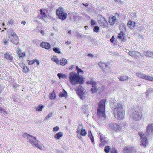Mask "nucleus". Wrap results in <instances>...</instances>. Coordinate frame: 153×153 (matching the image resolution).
Listing matches in <instances>:
<instances>
[{"label": "nucleus", "instance_id": "obj_60", "mask_svg": "<svg viewBox=\"0 0 153 153\" xmlns=\"http://www.w3.org/2000/svg\"><path fill=\"white\" fill-rule=\"evenodd\" d=\"M91 134H92L91 131L90 130H89L88 131V136L91 135Z\"/></svg>", "mask_w": 153, "mask_h": 153}, {"label": "nucleus", "instance_id": "obj_51", "mask_svg": "<svg viewBox=\"0 0 153 153\" xmlns=\"http://www.w3.org/2000/svg\"><path fill=\"white\" fill-rule=\"evenodd\" d=\"M3 87L1 85H0V94L1 93L3 92Z\"/></svg>", "mask_w": 153, "mask_h": 153}, {"label": "nucleus", "instance_id": "obj_64", "mask_svg": "<svg viewBox=\"0 0 153 153\" xmlns=\"http://www.w3.org/2000/svg\"><path fill=\"white\" fill-rule=\"evenodd\" d=\"M133 114H134V115L133 116V117L134 119H135L137 117L134 116V113H133Z\"/></svg>", "mask_w": 153, "mask_h": 153}, {"label": "nucleus", "instance_id": "obj_62", "mask_svg": "<svg viewBox=\"0 0 153 153\" xmlns=\"http://www.w3.org/2000/svg\"><path fill=\"white\" fill-rule=\"evenodd\" d=\"M53 94H52L51 96H50V98L51 99H54V98L53 97Z\"/></svg>", "mask_w": 153, "mask_h": 153}, {"label": "nucleus", "instance_id": "obj_22", "mask_svg": "<svg viewBox=\"0 0 153 153\" xmlns=\"http://www.w3.org/2000/svg\"><path fill=\"white\" fill-rule=\"evenodd\" d=\"M11 41L13 43L16 45H17L19 42V39L18 37L17 36L13 37V38L11 40Z\"/></svg>", "mask_w": 153, "mask_h": 153}, {"label": "nucleus", "instance_id": "obj_49", "mask_svg": "<svg viewBox=\"0 0 153 153\" xmlns=\"http://www.w3.org/2000/svg\"><path fill=\"white\" fill-rule=\"evenodd\" d=\"M111 153H117V150L114 149H112L111 151Z\"/></svg>", "mask_w": 153, "mask_h": 153}, {"label": "nucleus", "instance_id": "obj_27", "mask_svg": "<svg viewBox=\"0 0 153 153\" xmlns=\"http://www.w3.org/2000/svg\"><path fill=\"white\" fill-rule=\"evenodd\" d=\"M67 60L63 58L59 62L60 64L62 66H65L67 63Z\"/></svg>", "mask_w": 153, "mask_h": 153}, {"label": "nucleus", "instance_id": "obj_37", "mask_svg": "<svg viewBox=\"0 0 153 153\" xmlns=\"http://www.w3.org/2000/svg\"><path fill=\"white\" fill-rule=\"evenodd\" d=\"M120 28L121 30H126V26L123 24H121L120 25Z\"/></svg>", "mask_w": 153, "mask_h": 153}, {"label": "nucleus", "instance_id": "obj_34", "mask_svg": "<svg viewBox=\"0 0 153 153\" xmlns=\"http://www.w3.org/2000/svg\"><path fill=\"white\" fill-rule=\"evenodd\" d=\"M53 50L55 53L59 54H60L61 53L60 49L54 47L53 49Z\"/></svg>", "mask_w": 153, "mask_h": 153}, {"label": "nucleus", "instance_id": "obj_6", "mask_svg": "<svg viewBox=\"0 0 153 153\" xmlns=\"http://www.w3.org/2000/svg\"><path fill=\"white\" fill-rule=\"evenodd\" d=\"M109 129L112 131L118 132L121 130L122 127L116 123H111L108 125Z\"/></svg>", "mask_w": 153, "mask_h": 153}, {"label": "nucleus", "instance_id": "obj_39", "mask_svg": "<svg viewBox=\"0 0 153 153\" xmlns=\"http://www.w3.org/2000/svg\"><path fill=\"white\" fill-rule=\"evenodd\" d=\"M99 30V27L97 26H95L93 29V30L94 32H98Z\"/></svg>", "mask_w": 153, "mask_h": 153}, {"label": "nucleus", "instance_id": "obj_47", "mask_svg": "<svg viewBox=\"0 0 153 153\" xmlns=\"http://www.w3.org/2000/svg\"><path fill=\"white\" fill-rule=\"evenodd\" d=\"M13 20L11 19L9 21H8L7 23V25H12L13 24Z\"/></svg>", "mask_w": 153, "mask_h": 153}, {"label": "nucleus", "instance_id": "obj_20", "mask_svg": "<svg viewBox=\"0 0 153 153\" xmlns=\"http://www.w3.org/2000/svg\"><path fill=\"white\" fill-rule=\"evenodd\" d=\"M98 65L102 70H104L105 68H107L108 66L107 64L103 63L102 62H99L98 63Z\"/></svg>", "mask_w": 153, "mask_h": 153}, {"label": "nucleus", "instance_id": "obj_41", "mask_svg": "<svg viewBox=\"0 0 153 153\" xmlns=\"http://www.w3.org/2000/svg\"><path fill=\"white\" fill-rule=\"evenodd\" d=\"M143 74H141L139 73H136V75L138 77L142 78H143Z\"/></svg>", "mask_w": 153, "mask_h": 153}, {"label": "nucleus", "instance_id": "obj_45", "mask_svg": "<svg viewBox=\"0 0 153 153\" xmlns=\"http://www.w3.org/2000/svg\"><path fill=\"white\" fill-rule=\"evenodd\" d=\"M96 22L94 20H91V26L94 25H96Z\"/></svg>", "mask_w": 153, "mask_h": 153}, {"label": "nucleus", "instance_id": "obj_2", "mask_svg": "<svg viewBox=\"0 0 153 153\" xmlns=\"http://www.w3.org/2000/svg\"><path fill=\"white\" fill-rule=\"evenodd\" d=\"M113 114L114 117L117 119L120 120L124 118L125 115V110L124 109L123 105L118 103L113 110Z\"/></svg>", "mask_w": 153, "mask_h": 153}, {"label": "nucleus", "instance_id": "obj_25", "mask_svg": "<svg viewBox=\"0 0 153 153\" xmlns=\"http://www.w3.org/2000/svg\"><path fill=\"white\" fill-rule=\"evenodd\" d=\"M63 135V133L62 132H59L57 133L54 136V138L57 139H60Z\"/></svg>", "mask_w": 153, "mask_h": 153}, {"label": "nucleus", "instance_id": "obj_11", "mask_svg": "<svg viewBox=\"0 0 153 153\" xmlns=\"http://www.w3.org/2000/svg\"><path fill=\"white\" fill-rule=\"evenodd\" d=\"M27 140L28 141L32 144L33 146L38 147V144L37 143L35 137L29 135L27 137Z\"/></svg>", "mask_w": 153, "mask_h": 153}, {"label": "nucleus", "instance_id": "obj_55", "mask_svg": "<svg viewBox=\"0 0 153 153\" xmlns=\"http://www.w3.org/2000/svg\"><path fill=\"white\" fill-rule=\"evenodd\" d=\"M51 116H52V114H49L48 115V116L46 117V119H48L50 117H51Z\"/></svg>", "mask_w": 153, "mask_h": 153}, {"label": "nucleus", "instance_id": "obj_5", "mask_svg": "<svg viewBox=\"0 0 153 153\" xmlns=\"http://www.w3.org/2000/svg\"><path fill=\"white\" fill-rule=\"evenodd\" d=\"M97 22L103 28H108V24L105 18L102 15H99L97 18Z\"/></svg>", "mask_w": 153, "mask_h": 153}, {"label": "nucleus", "instance_id": "obj_13", "mask_svg": "<svg viewBox=\"0 0 153 153\" xmlns=\"http://www.w3.org/2000/svg\"><path fill=\"white\" fill-rule=\"evenodd\" d=\"M128 53L131 56L137 59L141 55L140 53L139 52L135 51H131L128 52Z\"/></svg>", "mask_w": 153, "mask_h": 153}, {"label": "nucleus", "instance_id": "obj_9", "mask_svg": "<svg viewBox=\"0 0 153 153\" xmlns=\"http://www.w3.org/2000/svg\"><path fill=\"white\" fill-rule=\"evenodd\" d=\"M91 84L92 85V88L91 91L93 93L96 92L98 90H99L101 92L103 91L105 89V87L102 86L101 88H96L97 85V83L95 82H91Z\"/></svg>", "mask_w": 153, "mask_h": 153}, {"label": "nucleus", "instance_id": "obj_21", "mask_svg": "<svg viewBox=\"0 0 153 153\" xmlns=\"http://www.w3.org/2000/svg\"><path fill=\"white\" fill-rule=\"evenodd\" d=\"M40 11L41 13V17H42V18H45L47 17V9H40Z\"/></svg>", "mask_w": 153, "mask_h": 153}, {"label": "nucleus", "instance_id": "obj_40", "mask_svg": "<svg viewBox=\"0 0 153 153\" xmlns=\"http://www.w3.org/2000/svg\"><path fill=\"white\" fill-rule=\"evenodd\" d=\"M149 76L143 74L142 78L146 80H148L149 78Z\"/></svg>", "mask_w": 153, "mask_h": 153}, {"label": "nucleus", "instance_id": "obj_46", "mask_svg": "<svg viewBox=\"0 0 153 153\" xmlns=\"http://www.w3.org/2000/svg\"><path fill=\"white\" fill-rule=\"evenodd\" d=\"M59 127L57 126H56L53 128V131H57L59 130Z\"/></svg>", "mask_w": 153, "mask_h": 153}, {"label": "nucleus", "instance_id": "obj_14", "mask_svg": "<svg viewBox=\"0 0 153 153\" xmlns=\"http://www.w3.org/2000/svg\"><path fill=\"white\" fill-rule=\"evenodd\" d=\"M117 21V19L114 16L111 15L109 16L108 19V22L110 25H114Z\"/></svg>", "mask_w": 153, "mask_h": 153}, {"label": "nucleus", "instance_id": "obj_61", "mask_svg": "<svg viewBox=\"0 0 153 153\" xmlns=\"http://www.w3.org/2000/svg\"><path fill=\"white\" fill-rule=\"evenodd\" d=\"M115 15L116 16L117 15L118 17H120V14L117 12H116L115 13Z\"/></svg>", "mask_w": 153, "mask_h": 153}, {"label": "nucleus", "instance_id": "obj_24", "mask_svg": "<svg viewBox=\"0 0 153 153\" xmlns=\"http://www.w3.org/2000/svg\"><path fill=\"white\" fill-rule=\"evenodd\" d=\"M125 34L123 32H120L118 34V38L119 39H121L123 41L125 40Z\"/></svg>", "mask_w": 153, "mask_h": 153}, {"label": "nucleus", "instance_id": "obj_28", "mask_svg": "<svg viewBox=\"0 0 153 153\" xmlns=\"http://www.w3.org/2000/svg\"><path fill=\"white\" fill-rule=\"evenodd\" d=\"M51 60L52 61L55 62L57 64H59V61L56 56H53L51 58Z\"/></svg>", "mask_w": 153, "mask_h": 153}, {"label": "nucleus", "instance_id": "obj_3", "mask_svg": "<svg viewBox=\"0 0 153 153\" xmlns=\"http://www.w3.org/2000/svg\"><path fill=\"white\" fill-rule=\"evenodd\" d=\"M106 100H101L98 104V107L97 114L99 118L105 119L106 117L105 114V105Z\"/></svg>", "mask_w": 153, "mask_h": 153}, {"label": "nucleus", "instance_id": "obj_15", "mask_svg": "<svg viewBox=\"0 0 153 153\" xmlns=\"http://www.w3.org/2000/svg\"><path fill=\"white\" fill-rule=\"evenodd\" d=\"M19 65L22 68V71L25 73L28 72L30 71L29 67L26 66L23 62L20 63Z\"/></svg>", "mask_w": 153, "mask_h": 153}, {"label": "nucleus", "instance_id": "obj_56", "mask_svg": "<svg viewBox=\"0 0 153 153\" xmlns=\"http://www.w3.org/2000/svg\"><path fill=\"white\" fill-rule=\"evenodd\" d=\"M88 56H90V57H93L94 56L93 55H92V54H91V53L88 54Z\"/></svg>", "mask_w": 153, "mask_h": 153}, {"label": "nucleus", "instance_id": "obj_19", "mask_svg": "<svg viewBox=\"0 0 153 153\" xmlns=\"http://www.w3.org/2000/svg\"><path fill=\"white\" fill-rule=\"evenodd\" d=\"M4 58L11 61L13 59V58L11 55L10 54L9 52H7L4 54Z\"/></svg>", "mask_w": 153, "mask_h": 153}, {"label": "nucleus", "instance_id": "obj_7", "mask_svg": "<svg viewBox=\"0 0 153 153\" xmlns=\"http://www.w3.org/2000/svg\"><path fill=\"white\" fill-rule=\"evenodd\" d=\"M80 127H82V125H79L76 131L77 134V137L79 139L82 138V136H85L87 134V131L85 129L82 128L80 129L79 128Z\"/></svg>", "mask_w": 153, "mask_h": 153}, {"label": "nucleus", "instance_id": "obj_50", "mask_svg": "<svg viewBox=\"0 0 153 153\" xmlns=\"http://www.w3.org/2000/svg\"><path fill=\"white\" fill-rule=\"evenodd\" d=\"M75 66L73 65H70L69 67V69L70 70H72L74 67Z\"/></svg>", "mask_w": 153, "mask_h": 153}, {"label": "nucleus", "instance_id": "obj_33", "mask_svg": "<svg viewBox=\"0 0 153 153\" xmlns=\"http://www.w3.org/2000/svg\"><path fill=\"white\" fill-rule=\"evenodd\" d=\"M63 90V91L60 92L59 94V96L60 97H66L67 95L66 91L64 90Z\"/></svg>", "mask_w": 153, "mask_h": 153}, {"label": "nucleus", "instance_id": "obj_30", "mask_svg": "<svg viewBox=\"0 0 153 153\" xmlns=\"http://www.w3.org/2000/svg\"><path fill=\"white\" fill-rule=\"evenodd\" d=\"M57 76L59 79L62 78L63 79H65L67 77V76L65 74H62L59 73L58 74Z\"/></svg>", "mask_w": 153, "mask_h": 153}, {"label": "nucleus", "instance_id": "obj_16", "mask_svg": "<svg viewBox=\"0 0 153 153\" xmlns=\"http://www.w3.org/2000/svg\"><path fill=\"white\" fill-rule=\"evenodd\" d=\"M40 46L43 48L49 50L51 48L50 43L44 42H42L40 44Z\"/></svg>", "mask_w": 153, "mask_h": 153}, {"label": "nucleus", "instance_id": "obj_43", "mask_svg": "<svg viewBox=\"0 0 153 153\" xmlns=\"http://www.w3.org/2000/svg\"><path fill=\"white\" fill-rule=\"evenodd\" d=\"M88 137L90 138V140L92 142H93L94 141V137L92 134H91V135H88Z\"/></svg>", "mask_w": 153, "mask_h": 153}, {"label": "nucleus", "instance_id": "obj_59", "mask_svg": "<svg viewBox=\"0 0 153 153\" xmlns=\"http://www.w3.org/2000/svg\"><path fill=\"white\" fill-rule=\"evenodd\" d=\"M65 43L67 45H69L71 43V42L68 41H65Z\"/></svg>", "mask_w": 153, "mask_h": 153}, {"label": "nucleus", "instance_id": "obj_26", "mask_svg": "<svg viewBox=\"0 0 153 153\" xmlns=\"http://www.w3.org/2000/svg\"><path fill=\"white\" fill-rule=\"evenodd\" d=\"M28 63L29 65H32L36 63L37 65H38V60L33 59L32 60H27Z\"/></svg>", "mask_w": 153, "mask_h": 153}, {"label": "nucleus", "instance_id": "obj_12", "mask_svg": "<svg viewBox=\"0 0 153 153\" xmlns=\"http://www.w3.org/2000/svg\"><path fill=\"white\" fill-rule=\"evenodd\" d=\"M83 88L81 85H79L77 87V89L76 90L78 95L80 96L82 99H83L84 93L83 92Z\"/></svg>", "mask_w": 153, "mask_h": 153}, {"label": "nucleus", "instance_id": "obj_4", "mask_svg": "<svg viewBox=\"0 0 153 153\" xmlns=\"http://www.w3.org/2000/svg\"><path fill=\"white\" fill-rule=\"evenodd\" d=\"M56 14L58 18L62 21H64L67 19L68 15L62 7H59L56 10Z\"/></svg>", "mask_w": 153, "mask_h": 153}, {"label": "nucleus", "instance_id": "obj_35", "mask_svg": "<svg viewBox=\"0 0 153 153\" xmlns=\"http://www.w3.org/2000/svg\"><path fill=\"white\" fill-rule=\"evenodd\" d=\"M76 69L77 71V74H79L80 73H81L82 74L84 73L83 71L80 68H79V67L78 66H76Z\"/></svg>", "mask_w": 153, "mask_h": 153}, {"label": "nucleus", "instance_id": "obj_44", "mask_svg": "<svg viewBox=\"0 0 153 153\" xmlns=\"http://www.w3.org/2000/svg\"><path fill=\"white\" fill-rule=\"evenodd\" d=\"M44 107V106L43 105H39V111H41L42 110V109Z\"/></svg>", "mask_w": 153, "mask_h": 153}, {"label": "nucleus", "instance_id": "obj_52", "mask_svg": "<svg viewBox=\"0 0 153 153\" xmlns=\"http://www.w3.org/2000/svg\"><path fill=\"white\" fill-rule=\"evenodd\" d=\"M148 80L153 81V76H149Z\"/></svg>", "mask_w": 153, "mask_h": 153}, {"label": "nucleus", "instance_id": "obj_29", "mask_svg": "<svg viewBox=\"0 0 153 153\" xmlns=\"http://www.w3.org/2000/svg\"><path fill=\"white\" fill-rule=\"evenodd\" d=\"M128 77L127 76H120L119 78L120 81H124L128 79Z\"/></svg>", "mask_w": 153, "mask_h": 153}, {"label": "nucleus", "instance_id": "obj_63", "mask_svg": "<svg viewBox=\"0 0 153 153\" xmlns=\"http://www.w3.org/2000/svg\"><path fill=\"white\" fill-rule=\"evenodd\" d=\"M40 33L42 35H44V32L43 31H41Z\"/></svg>", "mask_w": 153, "mask_h": 153}, {"label": "nucleus", "instance_id": "obj_32", "mask_svg": "<svg viewBox=\"0 0 153 153\" xmlns=\"http://www.w3.org/2000/svg\"><path fill=\"white\" fill-rule=\"evenodd\" d=\"M124 150L126 153L129 152L130 153H132L133 152L132 147L126 148L124 149Z\"/></svg>", "mask_w": 153, "mask_h": 153}, {"label": "nucleus", "instance_id": "obj_1", "mask_svg": "<svg viewBox=\"0 0 153 153\" xmlns=\"http://www.w3.org/2000/svg\"><path fill=\"white\" fill-rule=\"evenodd\" d=\"M84 79L82 76L79 75L75 72H71L69 74V81L73 85L83 84L84 82Z\"/></svg>", "mask_w": 153, "mask_h": 153}, {"label": "nucleus", "instance_id": "obj_31", "mask_svg": "<svg viewBox=\"0 0 153 153\" xmlns=\"http://www.w3.org/2000/svg\"><path fill=\"white\" fill-rule=\"evenodd\" d=\"M111 150V148L109 146H107L105 147L104 151L106 153H108Z\"/></svg>", "mask_w": 153, "mask_h": 153}, {"label": "nucleus", "instance_id": "obj_54", "mask_svg": "<svg viewBox=\"0 0 153 153\" xmlns=\"http://www.w3.org/2000/svg\"><path fill=\"white\" fill-rule=\"evenodd\" d=\"M8 42L7 41L4 39L3 40V43L4 45H6L7 43Z\"/></svg>", "mask_w": 153, "mask_h": 153}, {"label": "nucleus", "instance_id": "obj_38", "mask_svg": "<svg viewBox=\"0 0 153 153\" xmlns=\"http://www.w3.org/2000/svg\"><path fill=\"white\" fill-rule=\"evenodd\" d=\"M135 114L137 116V118L138 120L141 119L142 117V114L141 113L139 114L138 113H137Z\"/></svg>", "mask_w": 153, "mask_h": 153}, {"label": "nucleus", "instance_id": "obj_18", "mask_svg": "<svg viewBox=\"0 0 153 153\" xmlns=\"http://www.w3.org/2000/svg\"><path fill=\"white\" fill-rule=\"evenodd\" d=\"M136 23L131 20H129L127 23L128 26L131 29H132L135 27Z\"/></svg>", "mask_w": 153, "mask_h": 153}, {"label": "nucleus", "instance_id": "obj_42", "mask_svg": "<svg viewBox=\"0 0 153 153\" xmlns=\"http://www.w3.org/2000/svg\"><path fill=\"white\" fill-rule=\"evenodd\" d=\"M152 127V124H149L147 128V131H150Z\"/></svg>", "mask_w": 153, "mask_h": 153}, {"label": "nucleus", "instance_id": "obj_57", "mask_svg": "<svg viewBox=\"0 0 153 153\" xmlns=\"http://www.w3.org/2000/svg\"><path fill=\"white\" fill-rule=\"evenodd\" d=\"M82 4L85 7H87V6H88V4L87 3H83Z\"/></svg>", "mask_w": 153, "mask_h": 153}, {"label": "nucleus", "instance_id": "obj_36", "mask_svg": "<svg viewBox=\"0 0 153 153\" xmlns=\"http://www.w3.org/2000/svg\"><path fill=\"white\" fill-rule=\"evenodd\" d=\"M0 112L4 114H5L7 113V111L3 108L0 107Z\"/></svg>", "mask_w": 153, "mask_h": 153}, {"label": "nucleus", "instance_id": "obj_17", "mask_svg": "<svg viewBox=\"0 0 153 153\" xmlns=\"http://www.w3.org/2000/svg\"><path fill=\"white\" fill-rule=\"evenodd\" d=\"M144 54L148 58H153V51H146L144 52Z\"/></svg>", "mask_w": 153, "mask_h": 153}, {"label": "nucleus", "instance_id": "obj_10", "mask_svg": "<svg viewBox=\"0 0 153 153\" xmlns=\"http://www.w3.org/2000/svg\"><path fill=\"white\" fill-rule=\"evenodd\" d=\"M98 135L100 136V139L101 141V143L99 144V146L100 147L103 146L108 143V141L105 140L107 138L101 132H99Z\"/></svg>", "mask_w": 153, "mask_h": 153}, {"label": "nucleus", "instance_id": "obj_23", "mask_svg": "<svg viewBox=\"0 0 153 153\" xmlns=\"http://www.w3.org/2000/svg\"><path fill=\"white\" fill-rule=\"evenodd\" d=\"M17 53L19 58L23 57L25 56V53L24 52H21V51L19 49H18L17 51Z\"/></svg>", "mask_w": 153, "mask_h": 153}, {"label": "nucleus", "instance_id": "obj_53", "mask_svg": "<svg viewBox=\"0 0 153 153\" xmlns=\"http://www.w3.org/2000/svg\"><path fill=\"white\" fill-rule=\"evenodd\" d=\"M114 39H115V38L114 37V36H113L112 37L111 39L110 40V41L112 42V43H113L114 41Z\"/></svg>", "mask_w": 153, "mask_h": 153}, {"label": "nucleus", "instance_id": "obj_58", "mask_svg": "<svg viewBox=\"0 0 153 153\" xmlns=\"http://www.w3.org/2000/svg\"><path fill=\"white\" fill-rule=\"evenodd\" d=\"M26 22L25 21H22L21 22V23L23 24V25H25L26 24Z\"/></svg>", "mask_w": 153, "mask_h": 153}, {"label": "nucleus", "instance_id": "obj_48", "mask_svg": "<svg viewBox=\"0 0 153 153\" xmlns=\"http://www.w3.org/2000/svg\"><path fill=\"white\" fill-rule=\"evenodd\" d=\"M10 35L11 36L13 37L17 36V35L15 33L13 32H11L10 33Z\"/></svg>", "mask_w": 153, "mask_h": 153}, {"label": "nucleus", "instance_id": "obj_8", "mask_svg": "<svg viewBox=\"0 0 153 153\" xmlns=\"http://www.w3.org/2000/svg\"><path fill=\"white\" fill-rule=\"evenodd\" d=\"M138 134L140 137L141 140L140 142V145L144 147H146L148 143L146 135L145 134H143L142 132H139Z\"/></svg>", "mask_w": 153, "mask_h": 153}]
</instances>
